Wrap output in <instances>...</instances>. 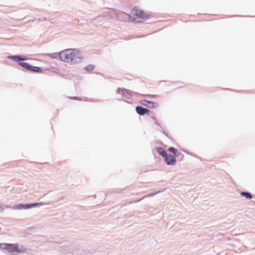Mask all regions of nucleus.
Listing matches in <instances>:
<instances>
[{
	"mask_svg": "<svg viewBox=\"0 0 255 255\" xmlns=\"http://www.w3.org/2000/svg\"><path fill=\"white\" fill-rule=\"evenodd\" d=\"M136 111L140 115H143L145 114H148L149 113V110L148 109L143 108L140 106L136 107Z\"/></svg>",
	"mask_w": 255,
	"mask_h": 255,
	"instance_id": "0eeeda50",
	"label": "nucleus"
},
{
	"mask_svg": "<svg viewBox=\"0 0 255 255\" xmlns=\"http://www.w3.org/2000/svg\"><path fill=\"white\" fill-rule=\"evenodd\" d=\"M70 99L77 100H82L81 98L77 97H70Z\"/></svg>",
	"mask_w": 255,
	"mask_h": 255,
	"instance_id": "dca6fc26",
	"label": "nucleus"
},
{
	"mask_svg": "<svg viewBox=\"0 0 255 255\" xmlns=\"http://www.w3.org/2000/svg\"><path fill=\"white\" fill-rule=\"evenodd\" d=\"M1 208V206H0V209Z\"/></svg>",
	"mask_w": 255,
	"mask_h": 255,
	"instance_id": "a211bd4d",
	"label": "nucleus"
},
{
	"mask_svg": "<svg viewBox=\"0 0 255 255\" xmlns=\"http://www.w3.org/2000/svg\"><path fill=\"white\" fill-rule=\"evenodd\" d=\"M157 151L159 153V154H160L164 158L167 155V153H166V152L165 151V150L161 147H158L157 148Z\"/></svg>",
	"mask_w": 255,
	"mask_h": 255,
	"instance_id": "6e6552de",
	"label": "nucleus"
},
{
	"mask_svg": "<svg viewBox=\"0 0 255 255\" xmlns=\"http://www.w3.org/2000/svg\"><path fill=\"white\" fill-rule=\"evenodd\" d=\"M164 158L168 165H175L176 164V160L175 156L172 155H166Z\"/></svg>",
	"mask_w": 255,
	"mask_h": 255,
	"instance_id": "39448f33",
	"label": "nucleus"
},
{
	"mask_svg": "<svg viewBox=\"0 0 255 255\" xmlns=\"http://www.w3.org/2000/svg\"><path fill=\"white\" fill-rule=\"evenodd\" d=\"M57 56H58V55L56 53H55V54H52L51 57L52 58H56Z\"/></svg>",
	"mask_w": 255,
	"mask_h": 255,
	"instance_id": "f3484780",
	"label": "nucleus"
},
{
	"mask_svg": "<svg viewBox=\"0 0 255 255\" xmlns=\"http://www.w3.org/2000/svg\"><path fill=\"white\" fill-rule=\"evenodd\" d=\"M58 55L62 61L74 64L81 61L82 59L78 51L75 49H65L61 51Z\"/></svg>",
	"mask_w": 255,
	"mask_h": 255,
	"instance_id": "f257e3e1",
	"label": "nucleus"
},
{
	"mask_svg": "<svg viewBox=\"0 0 255 255\" xmlns=\"http://www.w3.org/2000/svg\"><path fill=\"white\" fill-rule=\"evenodd\" d=\"M169 150L170 151L172 152L174 154L173 156H175V157L178 156V152L177 150V149H175V148H174L173 147H171L169 148Z\"/></svg>",
	"mask_w": 255,
	"mask_h": 255,
	"instance_id": "f8f14e48",
	"label": "nucleus"
},
{
	"mask_svg": "<svg viewBox=\"0 0 255 255\" xmlns=\"http://www.w3.org/2000/svg\"><path fill=\"white\" fill-rule=\"evenodd\" d=\"M15 58H16V59L17 60H18V61L25 60L27 59L26 58H24V57L21 58L20 56H16V57H15Z\"/></svg>",
	"mask_w": 255,
	"mask_h": 255,
	"instance_id": "2eb2a0df",
	"label": "nucleus"
},
{
	"mask_svg": "<svg viewBox=\"0 0 255 255\" xmlns=\"http://www.w3.org/2000/svg\"><path fill=\"white\" fill-rule=\"evenodd\" d=\"M24 207V205H23V204H20L17 205L15 207H14L13 208L20 210V209H22Z\"/></svg>",
	"mask_w": 255,
	"mask_h": 255,
	"instance_id": "4468645a",
	"label": "nucleus"
},
{
	"mask_svg": "<svg viewBox=\"0 0 255 255\" xmlns=\"http://www.w3.org/2000/svg\"><path fill=\"white\" fill-rule=\"evenodd\" d=\"M42 204L41 203H34L31 204H23L24 205V207L23 208L28 209L29 208H31L33 207H35L38 205H42Z\"/></svg>",
	"mask_w": 255,
	"mask_h": 255,
	"instance_id": "1a4fd4ad",
	"label": "nucleus"
},
{
	"mask_svg": "<svg viewBox=\"0 0 255 255\" xmlns=\"http://www.w3.org/2000/svg\"><path fill=\"white\" fill-rule=\"evenodd\" d=\"M140 103L144 106L147 107L149 108H155L158 107V104L150 102L147 100H142Z\"/></svg>",
	"mask_w": 255,
	"mask_h": 255,
	"instance_id": "423d86ee",
	"label": "nucleus"
},
{
	"mask_svg": "<svg viewBox=\"0 0 255 255\" xmlns=\"http://www.w3.org/2000/svg\"><path fill=\"white\" fill-rule=\"evenodd\" d=\"M130 13L132 15L134 20L137 22H142L148 18V16L146 13L137 7L133 8Z\"/></svg>",
	"mask_w": 255,
	"mask_h": 255,
	"instance_id": "f03ea898",
	"label": "nucleus"
},
{
	"mask_svg": "<svg viewBox=\"0 0 255 255\" xmlns=\"http://www.w3.org/2000/svg\"><path fill=\"white\" fill-rule=\"evenodd\" d=\"M0 247L3 249H6L9 252H16L17 253H22L25 251L24 248L19 249L18 244H1L0 245Z\"/></svg>",
	"mask_w": 255,
	"mask_h": 255,
	"instance_id": "7ed1b4c3",
	"label": "nucleus"
},
{
	"mask_svg": "<svg viewBox=\"0 0 255 255\" xmlns=\"http://www.w3.org/2000/svg\"><path fill=\"white\" fill-rule=\"evenodd\" d=\"M118 93L120 94H122L124 95H126L127 94H128V91L127 89H119L118 90Z\"/></svg>",
	"mask_w": 255,
	"mask_h": 255,
	"instance_id": "9b49d317",
	"label": "nucleus"
},
{
	"mask_svg": "<svg viewBox=\"0 0 255 255\" xmlns=\"http://www.w3.org/2000/svg\"><path fill=\"white\" fill-rule=\"evenodd\" d=\"M241 195L246 197L247 199H252V195L248 192H242L241 193Z\"/></svg>",
	"mask_w": 255,
	"mask_h": 255,
	"instance_id": "9d476101",
	"label": "nucleus"
},
{
	"mask_svg": "<svg viewBox=\"0 0 255 255\" xmlns=\"http://www.w3.org/2000/svg\"><path fill=\"white\" fill-rule=\"evenodd\" d=\"M18 64L21 66L29 71L36 72H40L41 71V69L39 67L30 66L28 63L26 62H19Z\"/></svg>",
	"mask_w": 255,
	"mask_h": 255,
	"instance_id": "20e7f679",
	"label": "nucleus"
},
{
	"mask_svg": "<svg viewBox=\"0 0 255 255\" xmlns=\"http://www.w3.org/2000/svg\"><path fill=\"white\" fill-rule=\"evenodd\" d=\"M94 68V66L92 65H89L87 67H86L85 69L88 71H91Z\"/></svg>",
	"mask_w": 255,
	"mask_h": 255,
	"instance_id": "ddd939ff",
	"label": "nucleus"
}]
</instances>
